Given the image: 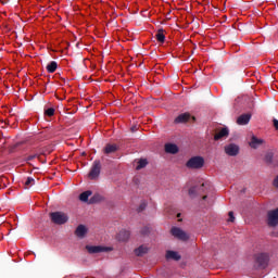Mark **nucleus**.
I'll return each mask as SVG.
<instances>
[{"label":"nucleus","mask_w":278,"mask_h":278,"mask_svg":"<svg viewBox=\"0 0 278 278\" xmlns=\"http://www.w3.org/2000/svg\"><path fill=\"white\" fill-rule=\"evenodd\" d=\"M262 144H264V140L253 136L251 141H250V147L252 149H258L260 147H262Z\"/></svg>","instance_id":"1a4fd4ad"},{"label":"nucleus","mask_w":278,"mask_h":278,"mask_svg":"<svg viewBox=\"0 0 278 278\" xmlns=\"http://www.w3.org/2000/svg\"><path fill=\"white\" fill-rule=\"evenodd\" d=\"M274 186H275V188H278V175H277V177L274 179Z\"/></svg>","instance_id":"bb28decb"},{"label":"nucleus","mask_w":278,"mask_h":278,"mask_svg":"<svg viewBox=\"0 0 278 278\" xmlns=\"http://www.w3.org/2000/svg\"><path fill=\"white\" fill-rule=\"evenodd\" d=\"M190 118L194 121V117H191L189 113H182L175 118V123H188Z\"/></svg>","instance_id":"6e6552de"},{"label":"nucleus","mask_w":278,"mask_h":278,"mask_svg":"<svg viewBox=\"0 0 278 278\" xmlns=\"http://www.w3.org/2000/svg\"><path fill=\"white\" fill-rule=\"evenodd\" d=\"M50 218L55 225H64L65 223H68V215L62 212L50 213Z\"/></svg>","instance_id":"f257e3e1"},{"label":"nucleus","mask_w":278,"mask_h":278,"mask_svg":"<svg viewBox=\"0 0 278 278\" xmlns=\"http://www.w3.org/2000/svg\"><path fill=\"white\" fill-rule=\"evenodd\" d=\"M53 114H55V110L54 109H48V110H46V115L47 116H53Z\"/></svg>","instance_id":"5701e85b"},{"label":"nucleus","mask_w":278,"mask_h":278,"mask_svg":"<svg viewBox=\"0 0 278 278\" xmlns=\"http://www.w3.org/2000/svg\"><path fill=\"white\" fill-rule=\"evenodd\" d=\"M118 240H121L122 242H125V240H129V231H122L118 235Z\"/></svg>","instance_id":"aec40b11"},{"label":"nucleus","mask_w":278,"mask_h":278,"mask_svg":"<svg viewBox=\"0 0 278 278\" xmlns=\"http://www.w3.org/2000/svg\"><path fill=\"white\" fill-rule=\"evenodd\" d=\"M101 173V163L99 161H96L93 163V166L89 173V179H97Z\"/></svg>","instance_id":"39448f33"},{"label":"nucleus","mask_w":278,"mask_h":278,"mask_svg":"<svg viewBox=\"0 0 278 278\" xmlns=\"http://www.w3.org/2000/svg\"><path fill=\"white\" fill-rule=\"evenodd\" d=\"M166 258L167 260H175L177 262V261L181 260V256L179 255V253H177L175 251H167Z\"/></svg>","instance_id":"4468645a"},{"label":"nucleus","mask_w":278,"mask_h":278,"mask_svg":"<svg viewBox=\"0 0 278 278\" xmlns=\"http://www.w3.org/2000/svg\"><path fill=\"white\" fill-rule=\"evenodd\" d=\"M116 151V144H108L104 148V153L110 154V153H114Z\"/></svg>","instance_id":"412c9836"},{"label":"nucleus","mask_w":278,"mask_h":278,"mask_svg":"<svg viewBox=\"0 0 278 278\" xmlns=\"http://www.w3.org/2000/svg\"><path fill=\"white\" fill-rule=\"evenodd\" d=\"M229 136V129L227 128H222L216 135H215V140H220V138H227Z\"/></svg>","instance_id":"f8f14e48"},{"label":"nucleus","mask_w":278,"mask_h":278,"mask_svg":"<svg viewBox=\"0 0 278 278\" xmlns=\"http://www.w3.org/2000/svg\"><path fill=\"white\" fill-rule=\"evenodd\" d=\"M156 40H157V42H164V40H166V35H164V30L163 29H160L156 33Z\"/></svg>","instance_id":"6ab92c4d"},{"label":"nucleus","mask_w":278,"mask_h":278,"mask_svg":"<svg viewBox=\"0 0 278 278\" xmlns=\"http://www.w3.org/2000/svg\"><path fill=\"white\" fill-rule=\"evenodd\" d=\"M205 160L203 159V156H193L187 162V168L199 169L203 168Z\"/></svg>","instance_id":"f03ea898"},{"label":"nucleus","mask_w":278,"mask_h":278,"mask_svg":"<svg viewBox=\"0 0 278 278\" xmlns=\"http://www.w3.org/2000/svg\"><path fill=\"white\" fill-rule=\"evenodd\" d=\"M249 121H251V115L243 114V115L238 117L237 124L238 125H249Z\"/></svg>","instance_id":"9d476101"},{"label":"nucleus","mask_w":278,"mask_h":278,"mask_svg":"<svg viewBox=\"0 0 278 278\" xmlns=\"http://www.w3.org/2000/svg\"><path fill=\"white\" fill-rule=\"evenodd\" d=\"M86 249L88 253H108L112 251V248L101 245H87Z\"/></svg>","instance_id":"20e7f679"},{"label":"nucleus","mask_w":278,"mask_h":278,"mask_svg":"<svg viewBox=\"0 0 278 278\" xmlns=\"http://www.w3.org/2000/svg\"><path fill=\"white\" fill-rule=\"evenodd\" d=\"M268 225L270 227H276V225H278V208L268 213Z\"/></svg>","instance_id":"423d86ee"},{"label":"nucleus","mask_w":278,"mask_h":278,"mask_svg":"<svg viewBox=\"0 0 278 278\" xmlns=\"http://www.w3.org/2000/svg\"><path fill=\"white\" fill-rule=\"evenodd\" d=\"M172 236H174V238H177L178 240H182L184 242H186V240H188V238H190L188 236V233H186V231L181 230V228H177V227H173L170 230Z\"/></svg>","instance_id":"7ed1b4c3"},{"label":"nucleus","mask_w":278,"mask_h":278,"mask_svg":"<svg viewBox=\"0 0 278 278\" xmlns=\"http://www.w3.org/2000/svg\"><path fill=\"white\" fill-rule=\"evenodd\" d=\"M149 253V248H147L146 245H141L138 249L135 250V254L140 256V255H144Z\"/></svg>","instance_id":"2eb2a0df"},{"label":"nucleus","mask_w":278,"mask_h":278,"mask_svg":"<svg viewBox=\"0 0 278 278\" xmlns=\"http://www.w3.org/2000/svg\"><path fill=\"white\" fill-rule=\"evenodd\" d=\"M148 162L147 159H141L138 161V165L136 167L137 170H140L141 168H144L147 166Z\"/></svg>","instance_id":"4be33fe9"},{"label":"nucleus","mask_w":278,"mask_h":278,"mask_svg":"<svg viewBox=\"0 0 278 278\" xmlns=\"http://www.w3.org/2000/svg\"><path fill=\"white\" fill-rule=\"evenodd\" d=\"M89 197H92V191H85L79 195V200L86 203Z\"/></svg>","instance_id":"a211bd4d"},{"label":"nucleus","mask_w":278,"mask_h":278,"mask_svg":"<svg viewBox=\"0 0 278 278\" xmlns=\"http://www.w3.org/2000/svg\"><path fill=\"white\" fill-rule=\"evenodd\" d=\"M35 184H36V180L34 178H31V177H28L26 179V181L24 182V188L26 190H29V188H31V186H34Z\"/></svg>","instance_id":"f3484780"},{"label":"nucleus","mask_w":278,"mask_h":278,"mask_svg":"<svg viewBox=\"0 0 278 278\" xmlns=\"http://www.w3.org/2000/svg\"><path fill=\"white\" fill-rule=\"evenodd\" d=\"M239 151H240V148L233 143H230L225 147V153L230 156L236 155L237 153H239Z\"/></svg>","instance_id":"0eeeda50"},{"label":"nucleus","mask_w":278,"mask_h":278,"mask_svg":"<svg viewBox=\"0 0 278 278\" xmlns=\"http://www.w3.org/2000/svg\"><path fill=\"white\" fill-rule=\"evenodd\" d=\"M76 236L78 238H84V236H86V233H88V228H86V226L84 225H79L77 228H76V231H75Z\"/></svg>","instance_id":"9b49d317"},{"label":"nucleus","mask_w":278,"mask_h":278,"mask_svg":"<svg viewBox=\"0 0 278 278\" xmlns=\"http://www.w3.org/2000/svg\"><path fill=\"white\" fill-rule=\"evenodd\" d=\"M266 162L270 163L273 162V153H268L265 157Z\"/></svg>","instance_id":"b1692460"},{"label":"nucleus","mask_w":278,"mask_h":278,"mask_svg":"<svg viewBox=\"0 0 278 278\" xmlns=\"http://www.w3.org/2000/svg\"><path fill=\"white\" fill-rule=\"evenodd\" d=\"M203 199H207V197H206V195H204V197H203Z\"/></svg>","instance_id":"c85d7f7f"},{"label":"nucleus","mask_w":278,"mask_h":278,"mask_svg":"<svg viewBox=\"0 0 278 278\" xmlns=\"http://www.w3.org/2000/svg\"><path fill=\"white\" fill-rule=\"evenodd\" d=\"M189 194H192V190H189Z\"/></svg>","instance_id":"cd10ccee"},{"label":"nucleus","mask_w":278,"mask_h":278,"mask_svg":"<svg viewBox=\"0 0 278 278\" xmlns=\"http://www.w3.org/2000/svg\"><path fill=\"white\" fill-rule=\"evenodd\" d=\"M165 151L166 153H177L179 151V148H177V144L167 143L165 144Z\"/></svg>","instance_id":"ddd939ff"},{"label":"nucleus","mask_w":278,"mask_h":278,"mask_svg":"<svg viewBox=\"0 0 278 278\" xmlns=\"http://www.w3.org/2000/svg\"><path fill=\"white\" fill-rule=\"evenodd\" d=\"M179 216H181V214H178L177 217L179 218Z\"/></svg>","instance_id":"c756f323"},{"label":"nucleus","mask_w":278,"mask_h":278,"mask_svg":"<svg viewBox=\"0 0 278 278\" xmlns=\"http://www.w3.org/2000/svg\"><path fill=\"white\" fill-rule=\"evenodd\" d=\"M273 123H274V127H275V129H277V130H278V119H275V118H274Z\"/></svg>","instance_id":"a878e982"},{"label":"nucleus","mask_w":278,"mask_h":278,"mask_svg":"<svg viewBox=\"0 0 278 278\" xmlns=\"http://www.w3.org/2000/svg\"><path fill=\"white\" fill-rule=\"evenodd\" d=\"M228 216H229V220H230V223H233V220H236V217H233V212H229L228 213Z\"/></svg>","instance_id":"393cba45"},{"label":"nucleus","mask_w":278,"mask_h":278,"mask_svg":"<svg viewBox=\"0 0 278 278\" xmlns=\"http://www.w3.org/2000/svg\"><path fill=\"white\" fill-rule=\"evenodd\" d=\"M48 73H53L54 71H58V62L52 61L47 65Z\"/></svg>","instance_id":"dca6fc26"}]
</instances>
